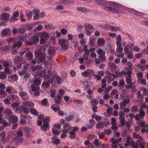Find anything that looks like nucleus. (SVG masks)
<instances>
[{
    "label": "nucleus",
    "instance_id": "1",
    "mask_svg": "<svg viewBox=\"0 0 148 148\" xmlns=\"http://www.w3.org/2000/svg\"><path fill=\"white\" fill-rule=\"evenodd\" d=\"M30 83L33 84L30 85L32 90L34 91V95L35 96H38L40 95V87L39 85H40L41 82V80L40 78L37 77H34L30 81Z\"/></svg>",
    "mask_w": 148,
    "mask_h": 148
},
{
    "label": "nucleus",
    "instance_id": "2",
    "mask_svg": "<svg viewBox=\"0 0 148 148\" xmlns=\"http://www.w3.org/2000/svg\"><path fill=\"white\" fill-rule=\"evenodd\" d=\"M41 76L44 77L45 79H47L49 78H51V79H54L53 82L56 80L58 84H61L63 82L62 79L60 77L54 75V72L50 70H48L47 74L43 72L41 74Z\"/></svg>",
    "mask_w": 148,
    "mask_h": 148
},
{
    "label": "nucleus",
    "instance_id": "3",
    "mask_svg": "<svg viewBox=\"0 0 148 148\" xmlns=\"http://www.w3.org/2000/svg\"><path fill=\"white\" fill-rule=\"evenodd\" d=\"M95 72L92 69H88L82 73V75L85 77H88V79L90 80L92 79V76H94Z\"/></svg>",
    "mask_w": 148,
    "mask_h": 148
},
{
    "label": "nucleus",
    "instance_id": "4",
    "mask_svg": "<svg viewBox=\"0 0 148 148\" xmlns=\"http://www.w3.org/2000/svg\"><path fill=\"white\" fill-rule=\"evenodd\" d=\"M39 41V38L38 37L35 36H32L30 40L26 42V45H31L34 44H36Z\"/></svg>",
    "mask_w": 148,
    "mask_h": 148
},
{
    "label": "nucleus",
    "instance_id": "5",
    "mask_svg": "<svg viewBox=\"0 0 148 148\" xmlns=\"http://www.w3.org/2000/svg\"><path fill=\"white\" fill-rule=\"evenodd\" d=\"M35 55L36 58H39L38 60L41 62H44L45 60L44 55L41 52L39 51H34Z\"/></svg>",
    "mask_w": 148,
    "mask_h": 148
},
{
    "label": "nucleus",
    "instance_id": "6",
    "mask_svg": "<svg viewBox=\"0 0 148 148\" xmlns=\"http://www.w3.org/2000/svg\"><path fill=\"white\" fill-rule=\"evenodd\" d=\"M84 27L86 29V34L88 35H90L92 33L94 26L89 24H85L84 25Z\"/></svg>",
    "mask_w": 148,
    "mask_h": 148
},
{
    "label": "nucleus",
    "instance_id": "7",
    "mask_svg": "<svg viewBox=\"0 0 148 148\" xmlns=\"http://www.w3.org/2000/svg\"><path fill=\"white\" fill-rule=\"evenodd\" d=\"M97 53L99 55V58L102 61L106 60V58L105 56V52L101 49H99L97 51Z\"/></svg>",
    "mask_w": 148,
    "mask_h": 148
},
{
    "label": "nucleus",
    "instance_id": "8",
    "mask_svg": "<svg viewBox=\"0 0 148 148\" xmlns=\"http://www.w3.org/2000/svg\"><path fill=\"white\" fill-rule=\"evenodd\" d=\"M109 124V123L108 121H101L98 122L96 126V127L99 129L102 128L104 127L108 126Z\"/></svg>",
    "mask_w": 148,
    "mask_h": 148
},
{
    "label": "nucleus",
    "instance_id": "9",
    "mask_svg": "<svg viewBox=\"0 0 148 148\" xmlns=\"http://www.w3.org/2000/svg\"><path fill=\"white\" fill-rule=\"evenodd\" d=\"M47 81L43 82L42 84V86L43 87H45L47 88H48L50 86V84H52L53 82L54 79H51V78H49L48 79H46Z\"/></svg>",
    "mask_w": 148,
    "mask_h": 148
},
{
    "label": "nucleus",
    "instance_id": "10",
    "mask_svg": "<svg viewBox=\"0 0 148 148\" xmlns=\"http://www.w3.org/2000/svg\"><path fill=\"white\" fill-rule=\"evenodd\" d=\"M1 33L3 36H8L11 33V29L9 28H5L2 30Z\"/></svg>",
    "mask_w": 148,
    "mask_h": 148
},
{
    "label": "nucleus",
    "instance_id": "11",
    "mask_svg": "<svg viewBox=\"0 0 148 148\" xmlns=\"http://www.w3.org/2000/svg\"><path fill=\"white\" fill-rule=\"evenodd\" d=\"M23 112L26 114H28L29 112V109L27 107L24 105H21L19 106V109L18 113L21 112Z\"/></svg>",
    "mask_w": 148,
    "mask_h": 148
},
{
    "label": "nucleus",
    "instance_id": "12",
    "mask_svg": "<svg viewBox=\"0 0 148 148\" xmlns=\"http://www.w3.org/2000/svg\"><path fill=\"white\" fill-rule=\"evenodd\" d=\"M23 105L25 106L26 107H28L30 109L32 108L34 104V103L30 101H25L23 103Z\"/></svg>",
    "mask_w": 148,
    "mask_h": 148
},
{
    "label": "nucleus",
    "instance_id": "13",
    "mask_svg": "<svg viewBox=\"0 0 148 148\" xmlns=\"http://www.w3.org/2000/svg\"><path fill=\"white\" fill-rule=\"evenodd\" d=\"M68 40H67L62 39L59 40L60 43V44L62 48L65 49H68L66 45V42Z\"/></svg>",
    "mask_w": 148,
    "mask_h": 148
},
{
    "label": "nucleus",
    "instance_id": "14",
    "mask_svg": "<svg viewBox=\"0 0 148 148\" xmlns=\"http://www.w3.org/2000/svg\"><path fill=\"white\" fill-rule=\"evenodd\" d=\"M19 13L17 11L14 12L13 14V16H12L10 21L12 22L16 21H17V19L16 18L19 16Z\"/></svg>",
    "mask_w": 148,
    "mask_h": 148
},
{
    "label": "nucleus",
    "instance_id": "15",
    "mask_svg": "<svg viewBox=\"0 0 148 148\" xmlns=\"http://www.w3.org/2000/svg\"><path fill=\"white\" fill-rule=\"evenodd\" d=\"M25 57L26 59L28 61L31 60L33 59V56L32 54L30 51H28L26 52Z\"/></svg>",
    "mask_w": 148,
    "mask_h": 148
},
{
    "label": "nucleus",
    "instance_id": "16",
    "mask_svg": "<svg viewBox=\"0 0 148 148\" xmlns=\"http://www.w3.org/2000/svg\"><path fill=\"white\" fill-rule=\"evenodd\" d=\"M1 19L7 22L9 20V15L7 13H3L1 16Z\"/></svg>",
    "mask_w": 148,
    "mask_h": 148
},
{
    "label": "nucleus",
    "instance_id": "17",
    "mask_svg": "<svg viewBox=\"0 0 148 148\" xmlns=\"http://www.w3.org/2000/svg\"><path fill=\"white\" fill-rule=\"evenodd\" d=\"M3 113L9 117L13 115V112L12 110L10 109H7L4 110Z\"/></svg>",
    "mask_w": 148,
    "mask_h": 148
},
{
    "label": "nucleus",
    "instance_id": "18",
    "mask_svg": "<svg viewBox=\"0 0 148 148\" xmlns=\"http://www.w3.org/2000/svg\"><path fill=\"white\" fill-rule=\"evenodd\" d=\"M8 118L9 121L10 123H15L18 121V117L15 115H13Z\"/></svg>",
    "mask_w": 148,
    "mask_h": 148
},
{
    "label": "nucleus",
    "instance_id": "19",
    "mask_svg": "<svg viewBox=\"0 0 148 148\" xmlns=\"http://www.w3.org/2000/svg\"><path fill=\"white\" fill-rule=\"evenodd\" d=\"M62 96H60V95H58L55 100V103L57 104H60L61 103Z\"/></svg>",
    "mask_w": 148,
    "mask_h": 148
},
{
    "label": "nucleus",
    "instance_id": "20",
    "mask_svg": "<svg viewBox=\"0 0 148 148\" xmlns=\"http://www.w3.org/2000/svg\"><path fill=\"white\" fill-rule=\"evenodd\" d=\"M12 108L16 112L18 113L19 109L18 104L17 103H13L11 105Z\"/></svg>",
    "mask_w": 148,
    "mask_h": 148
},
{
    "label": "nucleus",
    "instance_id": "21",
    "mask_svg": "<svg viewBox=\"0 0 148 148\" xmlns=\"http://www.w3.org/2000/svg\"><path fill=\"white\" fill-rule=\"evenodd\" d=\"M40 12V10H33V13L35 14L33 17V19L35 20H37L39 18V15L38 14Z\"/></svg>",
    "mask_w": 148,
    "mask_h": 148
},
{
    "label": "nucleus",
    "instance_id": "22",
    "mask_svg": "<svg viewBox=\"0 0 148 148\" xmlns=\"http://www.w3.org/2000/svg\"><path fill=\"white\" fill-rule=\"evenodd\" d=\"M15 140L16 141L18 144L19 145L23 142V137L16 136L15 137Z\"/></svg>",
    "mask_w": 148,
    "mask_h": 148
},
{
    "label": "nucleus",
    "instance_id": "23",
    "mask_svg": "<svg viewBox=\"0 0 148 148\" xmlns=\"http://www.w3.org/2000/svg\"><path fill=\"white\" fill-rule=\"evenodd\" d=\"M109 29L111 32H116L117 31L120 30V28L118 26H116L115 27L114 26H110L109 27Z\"/></svg>",
    "mask_w": 148,
    "mask_h": 148
},
{
    "label": "nucleus",
    "instance_id": "24",
    "mask_svg": "<svg viewBox=\"0 0 148 148\" xmlns=\"http://www.w3.org/2000/svg\"><path fill=\"white\" fill-rule=\"evenodd\" d=\"M33 15V13L29 11H26V16L28 20H30L32 18Z\"/></svg>",
    "mask_w": 148,
    "mask_h": 148
},
{
    "label": "nucleus",
    "instance_id": "25",
    "mask_svg": "<svg viewBox=\"0 0 148 148\" xmlns=\"http://www.w3.org/2000/svg\"><path fill=\"white\" fill-rule=\"evenodd\" d=\"M49 124H47V123H44L41 126V128L44 131H46L48 130V129H49Z\"/></svg>",
    "mask_w": 148,
    "mask_h": 148
},
{
    "label": "nucleus",
    "instance_id": "26",
    "mask_svg": "<svg viewBox=\"0 0 148 148\" xmlns=\"http://www.w3.org/2000/svg\"><path fill=\"white\" fill-rule=\"evenodd\" d=\"M22 42L20 40H18L16 43L13 44V48H15L16 47L18 48H19L22 45Z\"/></svg>",
    "mask_w": 148,
    "mask_h": 148
},
{
    "label": "nucleus",
    "instance_id": "27",
    "mask_svg": "<svg viewBox=\"0 0 148 148\" xmlns=\"http://www.w3.org/2000/svg\"><path fill=\"white\" fill-rule=\"evenodd\" d=\"M9 98L10 100H15L16 101H17L18 99V96L15 95H10L9 96Z\"/></svg>",
    "mask_w": 148,
    "mask_h": 148
},
{
    "label": "nucleus",
    "instance_id": "28",
    "mask_svg": "<svg viewBox=\"0 0 148 148\" xmlns=\"http://www.w3.org/2000/svg\"><path fill=\"white\" fill-rule=\"evenodd\" d=\"M105 43L104 39L102 38H100L98 40L97 44L99 45L103 46Z\"/></svg>",
    "mask_w": 148,
    "mask_h": 148
},
{
    "label": "nucleus",
    "instance_id": "29",
    "mask_svg": "<svg viewBox=\"0 0 148 148\" xmlns=\"http://www.w3.org/2000/svg\"><path fill=\"white\" fill-rule=\"evenodd\" d=\"M133 136L134 138H139L138 140L139 141H140V140H141L142 139V138L140 136V135L138 134H137L136 132H134L133 133Z\"/></svg>",
    "mask_w": 148,
    "mask_h": 148
},
{
    "label": "nucleus",
    "instance_id": "30",
    "mask_svg": "<svg viewBox=\"0 0 148 148\" xmlns=\"http://www.w3.org/2000/svg\"><path fill=\"white\" fill-rule=\"evenodd\" d=\"M119 119L120 120V122L121 124L123 125H125V118L124 116H119Z\"/></svg>",
    "mask_w": 148,
    "mask_h": 148
},
{
    "label": "nucleus",
    "instance_id": "31",
    "mask_svg": "<svg viewBox=\"0 0 148 148\" xmlns=\"http://www.w3.org/2000/svg\"><path fill=\"white\" fill-rule=\"evenodd\" d=\"M29 112L34 115L37 116L38 115L37 111L34 108H31L29 110Z\"/></svg>",
    "mask_w": 148,
    "mask_h": 148
},
{
    "label": "nucleus",
    "instance_id": "32",
    "mask_svg": "<svg viewBox=\"0 0 148 148\" xmlns=\"http://www.w3.org/2000/svg\"><path fill=\"white\" fill-rule=\"evenodd\" d=\"M98 139H95L94 142V143L96 147H99L101 145V143L99 141Z\"/></svg>",
    "mask_w": 148,
    "mask_h": 148
},
{
    "label": "nucleus",
    "instance_id": "33",
    "mask_svg": "<svg viewBox=\"0 0 148 148\" xmlns=\"http://www.w3.org/2000/svg\"><path fill=\"white\" fill-rule=\"evenodd\" d=\"M69 137L71 139H74L76 138V134L74 132L72 131L69 132Z\"/></svg>",
    "mask_w": 148,
    "mask_h": 148
},
{
    "label": "nucleus",
    "instance_id": "34",
    "mask_svg": "<svg viewBox=\"0 0 148 148\" xmlns=\"http://www.w3.org/2000/svg\"><path fill=\"white\" fill-rule=\"evenodd\" d=\"M129 11L130 13L134 14H135L136 15H141L142 14L141 12H140L137 11L136 10H129Z\"/></svg>",
    "mask_w": 148,
    "mask_h": 148
},
{
    "label": "nucleus",
    "instance_id": "35",
    "mask_svg": "<svg viewBox=\"0 0 148 148\" xmlns=\"http://www.w3.org/2000/svg\"><path fill=\"white\" fill-rule=\"evenodd\" d=\"M119 85L118 86L119 87H121L123 88L125 84V82L124 80L123 79H121L119 82Z\"/></svg>",
    "mask_w": 148,
    "mask_h": 148
},
{
    "label": "nucleus",
    "instance_id": "36",
    "mask_svg": "<svg viewBox=\"0 0 148 148\" xmlns=\"http://www.w3.org/2000/svg\"><path fill=\"white\" fill-rule=\"evenodd\" d=\"M130 146H133V148H138V144L135 142L132 141L130 144Z\"/></svg>",
    "mask_w": 148,
    "mask_h": 148
},
{
    "label": "nucleus",
    "instance_id": "37",
    "mask_svg": "<svg viewBox=\"0 0 148 148\" xmlns=\"http://www.w3.org/2000/svg\"><path fill=\"white\" fill-rule=\"evenodd\" d=\"M109 12H112L115 14L121 13L122 12L120 10H107Z\"/></svg>",
    "mask_w": 148,
    "mask_h": 148
},
{
    "label": "nucleus",
    "instance_id": "38",
    "mask_svg": "<svg viewBox=\"0 0 148 148\" xmlns=\"http://www.w3.org/2000/svg\"><path fill=\"white\" fill-rule=\"evenodd\" d=\"M6 136V132L4 131H3L0 133V137L1 138V140H3L4 138H5Z\"/></svg>",
    "mask_w": 148,
    "mask_h": 148
},
{
    "label": "nucleus",
    "instance_id": "39",
    "mask_svg": "<svg viewBox=\"0 0 148 148\" xmlns=\"http://www.w3.org/2000/svg\"><path fill=\"white\" fill-rule=\"evenodd\" d=\"M112 5L114 7H115L116 8L118 9L122 8L121 7L122 5L117 3H112Z\"/></svg>",
    "mask_w": 148,
    "mask_h": 148
},
{
    "label": "nucleus",
    "instance_id": "40",
    "mask_svg": "<svg viewBox=\"0 0 148 148\" xmlns=\"http://www.w3.org/2000/svg\"><path fill=\"white\" fill-rule=\"evenodd\" d=\"M131 77H130L129 76L126 77V81L127 83L129 84L132 83V80L131 79Z\"/></svg>",
    "mask_w": 148,
    "mask_h": 148
},
{
    "label": "nucleus",
    "instance_id": "41",
    "mask_svg": "<svg viewBox=\"0 0 148 148\" xmlns=\"http://www.w3.org/2000/svg\"><path fill=\"white\" fill-rule=\"evenodd\" d=\"M11 49V47L9 46H5L2 47L1 48V50L2 51L10 50Z\"/></svg>",
    "mask_w": 148,
    "mask_h": 148
},
{
    "label": "nucleus",
    "instance_id": "42",
    "mask_svg": "<svg viewBox=\"0 0 148 148\" xmlns=\"http://www.w3.org/2000/svg\"><path fill=\"white\" fill-rule=\"evenodd\" d=\"M51 94L50 96L51 97H56V94L55 93L56 92V91L55 89H51Z\"/></svg>",
    "mask_w": 148,
    "mask_h": 148
},
{
    "label": "nucleus",
    "instance_id": "43",
    "mask_svg": "<svg viewBox=\"0 0 148 148\" xmlns=\"http://www.w3.org/2000/svg\"><path fill=\"white\" fill-rule=\"evenodd\" d=\"M54 105H52L51 106V108L53 109V111L56 112L58 111L60 109V108L59 106L57 107L54 106Z\"/></svg>",
    "mask_w": 148,
    "mask_h": 148
},
{
    "label": "nucleus",
    "instance_id": "44",
    "mask_svg": "<svg viewBox=\"0 0 148 148\" xmlns=\"http://www.w3.org/2000/svg\"><path fill=\"white\" fill-rule=\"evenodd\" d=\"M23 130L25 133H28L30 132V129L29 127L25 126L23 127Z\"/></svg>",
    "mask_w": 148,
    "mask_h": 148
},
{
    "label": "nucleus",
    "instance_id": "45",
    "mask_svg": "<svg viewBox=\"0 0 148 148\" xmlns=\"http://www.w3.org/2000/svg\"><path fill=\"white\" fill-rule=\"evenodd\" d=\"M52 143L58 145L60 143V140L59 139H53L51 140Z\"/></svg>",
    "mask_w": 148,
    "mask_h": 148
},
{
    "label": "nucleus",
    "instance_id": "46",
    "mask_svg": "<svg viewBox=\"0 0 148 148\" xmlns=\"http://www.w3.org/2000/svg\"><path fill=\"white\" fill-rule=\"evenodd\" d=\"M74 118V116L72 115H70L66 117L65 120L67 121H69L72 120Z\"/></svg>",
    "mask_w": 148,
    "mask_h": 148
},
{
    "label": "nucleus",
    "instance_id": "47",
    "mask_svg": "<svg viewBox=\"0 0 148 148\" xmlns=\"http://www.w3.org/2000/svg\"><path fill=\"white\" fill-rule=\"evenodd\" d=\"M48 100L47 98L43 99L41 101V104L43 105L47 106L48 105Z\"/></svg>",
    "mask_w": 148,
    "mask_h": 148
},
{
    "label": "nucleus",
    "instance_id": "48",
    "mask_svg": "<svg viewBox=\"0 0 148 148\" xmlns=\"http://www.w3.org/2000/svg\"><path fill=\"white\" fill-rule=\"evenodd\" d=\"M10 77L14 80H17L18 78V76L16 74H12L11 75Z\"/></svg>",
    "mask_w": 148,
    "mask_h": 148
},
{
    "label": "nucleus",
    "instance_id": "49",
    "mask_svg": "<svg viewBox=\"0 0 148 148\" xmlns=\"http://www.w3.org/2000/svg\"><path fill=\"white\" fill-rule=\"evenodd\" d=\"M50 118L49 117H46L43 119V122L44 123L49 124V122H50Z\"/></svg>",
    "mask_w": 148,
    "mask_h": 148
},
{
    "label": "nucleus",
    "instance_id": "50",
    "mask_svg": "<svg viewBox=\"0 0 148 148\" xmlns=\"http://www.w3.org/2000/svg\"><path fill=\"white\" fill-rule=\"evenodd\" d=\"M52 132L53 134L55 135H58L60 133L58 131L54 130L53 128L52 129Z\"/></svg>",
    "mask_w": 148,
    "mask_h": 148
},
{
    "label": "nucleus",
    "instance_id": "51",
    "mask_svg": "<svg viewBox=\"0 0 148 148\" xmlns=\"http://www.w3.org/2000/svg\"><path fill=\"white\" fill-rule=\"evenodd\" d=\"M27 94V93L24 91H20L19 92V95L20 96L21 98H22L25 95Z\"/></svg>",
    "mask_w": 148,
    "mask_h": 148
},
{
    "label": "nucleus",
    "instance_id": "52",
    "mask_svg": "<svg viewBox=\"0 0 148 148\" xmlns=\"http://www.w3.org/2000/svg\"><path fill=\"white\" fill-rule=\"evenodd\" d=\"M21 118L24 119V120H26V121L27 119L32 118V117L30 116L24 115H21Z\"/></svg>",
    "mask_w": 148,
    "mask_h": 148
},
{
    "label": "nucleus",
    "instance_id": "53",
    "mask_svg": "<svg viewBox=\"0 0 148 148\" xmlns=\"http://www.w3.org/2000/svg\"><path fill=\"white\" fill-rule=\"evenodd\" d=\"M25 32V30L24 28L21 27L18 28V32L19 34H22Z\"/></svg>",
    "mask_w": 148,
    "mask_h": 148
},
{
    "label": "nucleus",
    "instance_id": "54",
    "mask_svg": "<svg viewBox=\"0 0 148 148\" xmlns=\"http://www.w3.org/2000/svg\"><path fill=\"white\" fill-rule=\"evenodd\" d=\"M130 48L129 47H127V46H125L124 48V51L126 53H129L130 52V51H131L130 50Z\"/></svg>",
    "mask_w": 148,
    "mask_h": 148
},
{
    "label": "nucleus",
    "instance_id": "55",
    "mask_svg": "<svg viewBox=\"0 0 148 148\" xmlns=\"http://www.w3.org/2000/svg\"><path fill=\"white\" fill-rule=\"evenodd\" d=\"M127 57L129 58H133V53L130 51V52L129 53H127Z\"/></svg>",
    "mask_w": 148,
    "mask_h": 148
},
{
    "label": "nucleus",
    "instance_id": "56",
    "mask_svg": "<svg viewBox=\"0 0 148 148\" xmlns=\"http://www.w3.org/2000/svg\"><path fill=\"white\" fill-rule=\"evenodd\" d=\"M10 138L8 136L6 137L5 138H4V139L3 140H1L3 142V143H5L8 142Z\"/></svg>",
    "mask_w": 148,
    "mask_h": 148
},
{
    "label": "nucleus",
    "instance_id": "57",
    "mask_svg": "<svg viewBox=\"0 0 148 148\" xmlns=\"http://www.w3.org/2000/svg\"><path fill=\"white\" fill-rule=\"evenodd\" d=\"M133 141H132V139L130 136H128L127 137L126 140V142L128 143V144L130 145V143Z\"/></svg>",
    "mask_w": 148,
    "mask_h": 148
},
{
    "label": "nucleus",
    "instance_id": "58",
    "mask_svg": "<svg viewBox=\"0 0 148 148\" xmlns=\"http://www.w3.org/2000/svg\"><path fill=\"white\" fill-rule=\"evenodd\" d=\"M95 2L97 4L100 5L103 4L105 3L104 1L102 0H97Z\"/></svg>",
    "mask_w": 148,
    "mask_h": 148
},
{
    "label": "nucleus",
    "instance_id": "59",
    "mask_svg": "<svg viewBox=\"0 0 148 148\" xmlns=\"http://www.w3.org/2000/svg\"><path fill=\"white\" fill-rule=\"evenodd\" d=\"M126 105V103H125L123 101L122 102H121L120 103V106L121 108V109H123V108H124L125 107Z\"/></svg>",
    "mask_w": 148,
    "mask_h": 148
},
{
    "label": "nucleus",
    "instance_id": "60",
    "mask_svg": "<svg viewBox=\"0 0 148 148\" xmlns=\"http://www.w3.org/2000/svg\"><path fill=\"white\" fill-rule=\"evenodd\" d=\"M127 47H129L131 50V48H132L133 47H134V44L131 42H129L127 43Z\"/></svg>",
    "mask_w": 148,
    "mask_h": 148
},
{
    "label": "nucleus",
    "instance_id": "61",
    "mask_svg": "<svg viewBox=\"0 0 148 148\" xmlns=\"http://www.w3.org/2000/svg\"><path fill=\"white\" fill-rule=\"evenodd\" d=\"M0 123L1 124H3V125L5 126H8L9 125V123L8 122H7L5 120H2V121H1Z\"/></svg>",
    "mask_w": 148,
    "mask_h": 148
},
{
    "label": "nucleus",
    "instance_id": "62",
    "mask_svg": "<svg viewBox=\"0 0 148 148\" xmlns=\"http://www.w3.org/2000/svg\"><path fill=\"white\" fill-rule=\"evenodd\" d=\"M30 74L29 73L27 72L23 75V78L25 79H26L30 77Z\"/></svg>",
    "mask_w": 148,
    "mask_h": 148
},
{
    "label": "nucleus",
    "instance_id": "63",
    "mask_svg": "<svg viewBox=\"0 0 148 148\" xmlns=\"http://www.w3.org/2000/svg\"><path fill=\"white\" fill-rule=\"evenodd\" d=\"M16 134L18 136H17L22 137L23 135V133L21 131H17Z\"/></svg>",
    "mask_w": 148,
    "mask_h": 148
},
{
    "label": "nucleus",
    "instance_id": "64",
    "mask_svg": "<svg viewBox=\"0 0 148 148\" xmlns=\"http://www.w3.org/2000/svg\"><path fill=\"white\" fill-rule=\"evenodd\" d=\"M26 120L21 118L20 119V123L21 124L23 125H26Z\"/></svg>",
    "mask_w": 148,
    "mask_h": 148
}]
</instances>
